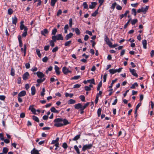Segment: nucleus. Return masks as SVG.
<instances>
[{
  "label": "nucleus",
  "instance_id": "13d9d810",
  "mask_svg": "<svg viewBox=\"0 0 154 154\" xmlns=\"http://www.w3.org/2000/svg\"><path fill=\"white\" fill-rule=\"evenodd\" d=\"M84 88L85 90L87 91H90L91 90V88L87 86H85Z\"/></svg>",
  "mask_w": 154,
  "mask_h": 154
},
{
  "label": "nucleus",
  "instance_id": "4be33fe9",
  "mask_svg": "<svg viewBox=\"0 0 154 154\" xmlns=\"http://www.w3.org/2000/svg\"><path fill=\"white\" fill-rule=\"evenodd\" d=\"M81 104L80 103H79L77 104H75L74 105V108L75 109H80L81 107Z\"/></svg>",
  "mask_w": 154,
  "mask_h": 154
},
{
  "label": "nucleus",
  "instance_id": "a19ab883",
  "mask_svg": "<svg viewBox=\"0 0 154 154\" xmlns=\"http://www.w3.org/2000/svg\"><path fill=\"white\" fill-rule=\"evenodd\" d=\"M117 79H116L114 80H112L111 83V85L109 86V88H111L112 87L113 85L117 81Z\"/></svg>",
  "mask_w": 154,
  "mask_h": 154
},
{
  "label": "nucleus",
  "instance_id": "f8f14e48",
  "mask_svg": "<svg viewBox=\"0 0 154 154\" xmlns=\"http://www.w3.org/2000/svg\"><path fill=\"white\" fill-rule=\"evenodd\" d=\"M54 69H55V72H56L57 75H59L60 73V71L59 67L57 65H55Z\"/></svg>",
  "mask_w": 154,
  "mask_h": 154
},
{
  "label": "nucleus",
  "instance_id": "aec40b11",
  "mask_svg": "<svg viewBox=\"0 0 154 154\" xmlns=\"http://www.w3.org/2000/svg\"><path fill=\"white\" fill-rule=\"evenodd\" d=\"M142 44L143 46V48L146 49V44L147 41L146 40H143L142 41Z\"/></svg>",
  "mask_w": 154,
  "mask_h": 154
},
{
  "label": "nucleus",
  "instance_id": "e2e57ef3",
  "mask_svg": "<svg viewBox=\"0 0 154 154\" xmlns=\"http://www.w3.org/2000/svg\"><path fill=\"white\" fill-rule=\"evenodd\" d=\"M131 20V19H130L127 22V23L124 26V28L125 29L127 27V26H128L129 22H130V20Z\"/></svg>",
  "mask_w": 154,
  "mask_h": 154
},
{
  "label": "nucleus",
  "instance_id": "423d86ee",
  "mask_svg": "<svg viewBox=\"0 0 154 154\" xmlns=\"http://www.w3.org/2000/svg\"><path fill=\"white\" fill-rule=\"evenodd\" d=\"M36 73H34V74H35ZM36 74L37 75L38 78L40 79H42L45 76V75L41 72L38 71L36 73Z\"/></svg>",
  "mask_w": 154,
  "mask_h": 154
},
{
  "label": "nucleus",
  "instance_id": "37998d69",
  "mask_svg": "<svg viewBox=\"0 0 154 154\" xmlns=\"http://www.w3.org/2000/svg\"><path fill=\"white\" fill-rule=\"evenodd\" d=\"M101 110H102V109L100 108H99L97 110V113L98 116V117H99L101 115Z\"/></svg>",
  "mask_w": 154,
  "mask_h": 154
},
{
  "label": "nucleus",
  "instance_id": "864d4df0",
  "mask_svg": "<svg viewBox=\"0 0 154 154\" xmlns=\"http://www.w3.org/2000/svg\"><path fill=\"white\" fill-rule=\"evenodd\" d=\"M62 147L65 149H66L68 147L67 143H64L63 144Z\"/></svg>",
  "mask_w": 154,
  "mask_h": 154
},
{
  "label": "nucleus",
  "instance_id": "393cba45",
  "mask_svg": "<svg viewBox=\"0 0 154 154\" xmlns=\"http://www.w3.org/2000/svg\"><path fill=\"white\" fill-rule=\"evenodd\" d=\"M99 8V7L92 14H91L92 16L95 17L96 16V15L98 14Z\"/></svg>",
  "mask_w": 154,
  "mask_h": 154
},
{
  "label": "nucleus",
  "instance_id": "5fc2aeb1",
  "mask_svg": "<svg viewBox=\"0 0 154 154\" xmlns=\"http://www.w3.org/2000/svg\"><path fill=\"white\" fill-rule=\"evenodd\" d=\"M81 86V85L79 84H76L74 85L73 88H79Z\"/></svg>",
  "mask_w": 154,
  "mask_h": 154
},
{
  "label": "nucleus",
  "instance_id": "cd10ccee",
  "mask_svg": "<svg viewBox=\"0 0 154 154\" xmlns=\"http://www.w3.org/2000/svg\"><path fill=\"white\" fill-rule=\"evenodd\" d=\"M75 31L77 35H79L80 34V32L79 29L78 28H75Z\"/></svg>",
  "mask_w": 154,
  "mask_h": 154
},
{
  "label": "nucleus",
  "instance_id": "49530a36",
  "mask_svg": "<svg viewBox=\"0 0 154 154\" xmlns=\"http://www.w3.org/2000/svg\"><path fill=\"white\" fill-rule=\"evenodd\" d=\"M45 88H43L42 89V91L41 92V95L42 96H43L45 94Z\"/></svg>",
  "mask_w": 154,
  "mask_h": 154
},
{
  "label": "nucleus",
  "instance_id": "4d7b16f0",
  "mask_svg": "<svg viewBox=\"0 0 154 154\" xmlns=\"http://www.w3.org/2000/svg\"><path fill=\"white\" fill-rule=\"evenodd\" d=\"M81 100L82 101H84L85 99V97L84 95H81L79 97Z\"/></svg>",
  "mask_w": 154,
  "mask_h": 154
},
{
  "label": "nucleus",
  "instance_id": "f704fd0d",
  "mask_svg": "<svg viewBox=\"0 0 154 154\" xmlns=\"http://www.w3.org/2000/svg\"><path fill=\"white\" fill-rule=\"evenodd\" d=\"M80 135H78L75 136L73 139V140L76 141L78 140L80 137Z\"/></svg>",
  "mask_w": 154,
  "mask_h": 154
},
{
  "label": "nucleus",
  "instance_id": "4468645a",
  "mask_svg": "<svg viewBox=\"0 0 154 154\" xmlns=\"http://www.w3.org/2000/svg\"><path fill=\"white\" fill-rule=\"evenodd\" d=\"M62 71L64 74H66L70 72L68 69L65 67H64L62 68Z\"/></svg>",
  "mask_w": 154,
  "mask_h": 154
},
{
  "label": "nucleus",
  "instance_id": "5701e85b",
  "mask_svg": "<svg viewBox=\"0 0 154 154\" xmlns=\"http://www.w3.org/2000/svg\"><path fill=\"white\" fill-rule=\"evenodd\" d=\"M45 80V78H43L42 79H38L37 80V82L38 83H40L44 81Z\"/></svg>",
  "mask_w": 154,
  "mask_h": 154
},
{
  "label": "nucleus",
  "instance_id": "c756f323",
  "mask_svg": "<svg viewBox=\"0 0 154 154\" xmlns=\"http://www.w3.org/2000/svg\"><path fill=\"white\" fill-rule=\"evenodd\" d=\"M74 149H75V150L76 151L77 153V154H80V152L79 149L77 146H76V145H75L74 146Z\"/></svg>",
  "mask_w": 154,
  "mask_h": 154
},
{
  "label": "nucleus",
  "instance_id": "6ab92c4d",
  "mask_svg": "<svg viewBox=\"0 0 154 154\" xmlns=\"http://www.w3.org/2000/svg\"><path fill=\"white\" fill-rule=\"evenodd\" d=\"M12 23L13 24L16 25L17 20V17L15 16L14 18H12Z\"/></svg>",
  "mask_w": 154,
  "mask_h": 154
},
{
  "label": "nucleus",
  "instance_id": "39448f33",
  "mask_svg": "<svg viewBox=\"0 0 154 154\" xmlns=\"http://www.w3.org/2000/svg\"><path fill=\"white\" fill-rule=\"evenodd\" d=\"M104 40L106 42V44L110 47L112 46V43L109 41V38H108L107 35H106L104 38Z\"/></svg>",
  "mask_w": 154,
  "mask_h": 154
},
{
  "label": "nucleus",
  "instance_id": "412c9836",
  "mask_svg": "<svg viewBox=\"0 0 154 154\" xmlns=\"http://www.w3.org/2000/svg\"><path fill=\"white\" fill-rule=\"evenodd\" d=\"M68 103L69 104H74L76 103V101L74 100L71 99L68 100Z\"/></svg>",
  "mask_w": 154,
  "mask_h": 154
},
{
  "label": "nucleus",
  "instance_id": "ea45409f",
  "mask_svg": "<svg viewBox=\"0 0 154 154\" xmlns=\"http://www.w3.org/2000/svg\"><path fill=\"white\" fill-rule=\"evenodd\" d=\"M87 81H88V82H90L91 84H95L94 82V79H92L91 80H88Z\"/></svg>",
  "mask_w": 154,
  "mask_h": 154
},
{
  "label": "nucleus",
  "instance_id": "8fccbe9b",
  "mask_svg": "<svg viewBox=\"0 0 154 154\" xmlns=\"http://www.w3.org/2000/svg\"><path fill=\"white\" fill-rule=\"evenodd\" d=\"M58 47L56 46L54 48H53V49L52 50V52L53 53L56 52L58 50Z\"/></svg>",
  "mask_w": 154,
  "mask_h": 154
},
{
  "label": "nucleus",
  "instance_id": "6e6d98bb",
  "mask_svg": "<svg viewBox=\"0 0 154 154\" xmlns=\"http://www.w3.org/2000/svg\"><path fill=\"white\" fill-rule=\"evenodd\" d=\"M104 1V0H98L99 3L100 5L99 7L101 6Z\"/></svg>",
  "mask_w": 154,
  "mask_h": 154
},
{
  "label": "nucleus",
  "instance_id": "bb28decb",
  "mask_svg": "<svg viewBox=\"0 0 154 154\" xmlns=\"http://www.w3.org/2000/svg\"><path fill=\"white\" fill-rule=\"evenodd\" d=\"M32 119L33 120L37 122H39V119L36 116H32Z\"/></svg>",
  "mask_w": 154,
  "mask_h": 154
},
{
  "label": "nucleus",
  "instance_id": "7c9ffc66",
  "mask_svg": "<svg viewBox=\"0 0 154 154\" xmlns=\"http://www.w3.org/2000/svg\"><path fill=\"white\" fill-rule=\"evenodd\" d=\"M138 85L137 82H135L132 85L131 87V89H134L136 87H137Z\"/></svg>",
  "mask_w": 154,
  "mask_h": 154
},
{
  "label": "nucleus",
  "instance_id": "0e129e2a",
  "mask_svg": "<svg viewBox=\"0 0 154 154\" xmlns=\"http://www.w3.org/2000/svg\"><path fill=\"white\" fill-rule=\"evenodd\" d=\"M38 68L35 66L33 67L31 69V71L32 72L36 71L37 70Z\"/></svg>",
  "mask_w": 154,
  "mask_h": 154
},
{
  "label": "nucleus",
  "instance_id": "c9c22d12",
  "mask_svg": "<svg viewBox=\"0 0 154 154\" xmlns=\"http://www.w3.org/2000/svg\"><path fill=\"white\" fill-rule=\"evenodd\" d=\"M57 1V0H51V5L52 6H54L55 5V4Z\"/></svg>",
  "mask_w": 154,
  "mask_h": 154
},
{
  "label": "nucleus",
  "instance_id": "69168bd1",
  "mask_svg": "<svg viewBox=\"0 0 154 154\" xmlns=\"http://www.w3.org/2000/svg\"><path fill=\"white\" fill-rule=\"evenodd\" d=\"M107 76V74H105L104 75H103V82H106V79Z\"/></svg>",
  "mask_w": 154,
  "mask_h": 154
},
{
  "label": "nucleus",
  "instance_id": "680f3d73",
  "mask_svg": "<svg viewBox=\"0 0 154 154\" xmlns=\"http://www.w3.org/2000/svg\"><path fill=\"white\" fill-rule=\"evenodd\" d=\"M8 11V14L9 15L12 14L13 13V10L11 9H9Z\"/></svg>",
  "mask_w": 154,
  "mask_h": 154
},
{
  "label": "nucleus",
  "instance_id": "09e8293b",
  "mask_svg": "<svg viewBox=\"0 0 154 154\" xmlns=\"http://www.w3.org/2000/svg\"><path fill=\"white\" fill-rule=\"evenodd\" d=\"M54 42H55L53 41V40H51L50 41V44L51 46L52 47H53L54 46Z\"/></svg>",
  "mask_w": 154,
  "mask_h": 154
},
{
  "label": "nucleus",
  "instance_id": "b1692460",
  "mask_svg": "<svg viewBox=\"0 0 154 154\" xmlns=\"http://www.w3.org/2000/svg\"><path fill=\"white\" fill-rule=\"evenodd\" d=\"M71 43V41H69L66 42L64 43V45L65 46H69Z\"/></svg>",
  "mask_w": 154,
  "mask_h": 154
},
{
  "label": "nucleus",
  "instance_id": "774afa93",
  "mask_svg": "<svg viewBox=\"0 0 154 154\" xmlns=\"http://www.w3.org/2000/svg\"><path fill=\"white\" fill-rule=\"evenodd\" d=\"M62 13V11L60 9L57 12V16H59L60 15L61 13Z\"/></svg>",
  "mask_w": 154,
  "mask_h": 154
},
{
  "label": "nucleus",
  "instance_id": "dca6fc26",
  "mask_svg": "<svg viewBox=\"0 0 154 154\" xmlns=\"http://www.w3.org/2000/svg\"><path fill=\"white\" fill-rule=\"evenodd\" d=\"M97 3L96 2H92L91 5H89V8L91 9L94 8L97 5Z\"/></svg>",
  "mask_w": 154,
  "mask_h": 154
},
{
  "label": "nucleus",
  "instance_id": "f3484780",
  "mask_svg": "<svg viewBox=\"0 0 154 154\" xmlns=\"http://www.w3.org/2000/svg\"><path fill=\"white\" fill-rule=\"evenodd\" d=\"M26 94V92L25 91H21L18 94L19 97H23Z\"/></svg>",
  "mask_w": 154,
  "mask_h": 154
},
{
  "label": "nucleus",
  "instance_id": "f03ea898",
  "mask_svg": "<svg viewBox=\"0 0 154 154\" xmlns=\"http://www.w3.org/2000/svg\"><path fill=\"white\" fill-rule=\"evenodd\" d=\"M23 21H21L20 22V29L21 30H22L23 29L24 30V32L22 34L23 37H25L27 34V30L28 29V28L26 26L23 24Z\"/></svg>",
  "mask_w": 154,
  "mask_h": 154
},
{
  "label": "nucleus",
  "instance_id": "052dcab7",
  "mask_svg": "<svg viewBox=\"0 0 154 154\" xmlns=\"http://www.w3.org/2000/svg\"><path fill=\"white\" fill-rule=\"evenodd\" d=\"M69 25L70 27H72V18H70L69 19Z\"/></svg>",
  "mask_w": 154,
  "mask_h": 154
},
{
  "label": "nucleus",
  "instance_id": "338daca9",
  "mask_svg": "<svg viewBox=\"0 0 154 154\" xmlns=\"http://www.w3.org/2000/svg\"><path fill=\"white\" fill-rule=\"evenodd\" d=\"M86 33L88 34L89 35L91 36L92 35V33L91 32L88 31V30H86L85 32Z\"/></svg>",
  "mask_w": 154,
  "mask_h": 154
},
{
  "label": "nucleus",
  "instance_id": "ddd939ff",
  "mask_svg": "<svg viewBox=\"0 0 154 154\" xmlns=\"http://www.w3.org/2000/svg\"><path fill=\"white\" fill-rule=\"evenodd\" d=\"M129 12V11L128 10H127L126 11L124 14H122L120 15L119 16V17L120 19H122L124 17H126L127 16V15Z\"/></svg>",
  "mask_w": 154,
  "mask_h": 154
},
{
  "label": "nucleus",
  "instance_id": "f257e3e1",
  "mask_svg": "<svg viewBox=\"0 0 154 154\" xmlns=\"http://www.w3.org/2000/svg\"><path fill=\"white\" fill-rule=\"evenodd\" d=\"M54 122L55 123L54 126L57 127H61L70 124V122H69L66 119H63L61 118L56 119L54 120Z\"/></svg>",
  "mask_w": 154,
  "mask_h": 154
},
{
  "label": "nucleus",
  "instance_id": "a211bd4d",
  "mask_svg": "<svg viewBox=\"0 0 154 154\" xmlns=\"http://www.w3.org/2000/svg\"><path fill=\"white\" fill-rule=\"evenodd\" d=\"M50 110L51 112L55 113H58L59 112V111L57 110L54 107H52Z\"/></svg>",
  "mask_w": 154,
  "mask_h": 154
},
{
  "label": "nucleus",
  "instance_id": "2eb2a0df",
  "mask_svg": "<svg viewBox=\"0 0 154 154\" xmlns=\"http://www.w3.org/2000/svg\"><path fill=\"white\" fill-rule=\"evenodd\" d=\"M31 94L32 95H34L35 93V86H33L31 88Z\"/></svg>",
  "mask_w": 154,
  "mask_h": 154
},
{
  "label": "nucleus",
  "instance_id": "58836bf2",
  "mask_svg": "<svg viewBox=\"0 0 154 154\" xmlns=\"http://www.w3.org/2000/svg\"><path fill=\"white\" fill-rule=\"evenodd\" d=\"M32 151H33V152L34 154H40L38 150L34 148Z\"/></svg>",
  "mask_w": 154,
  "mask_h": 154
},
{
  "label": "nucleus",
  "instance_id": "3c124183",
  "mask_svg": "<svg viewBox=\"0 0 154 154\" xmlns=\"http://www.w3.org/2000/svg\"><path fill=\"white\" fill-rule=\"evenodd\" d=\"M48 60V58L47 57H44L42 60L43 62L45 63Z\"/></svg>",
  "mask_w": 154,
  "mask_h": 154
},
{
  "label": "nucleus",
  "instance_id": "9b49d317",
  "mask_svg": "<svg viewBox=\"0 0 154 154\" xmlns=\"http://www.w3.org/2000/svg\"><path fill=\"white\" fill-rule=\"evenodd\" d=\"M48 30L46 29H45L43 30H42L41 31V33L42 35H43L44 36H45L46 34H48Z\"/></svg>",
  "mask_w": 154,
  "mask_h": 154
},
{
  "label": "nucleus",
  "instance_id": "79ce46f5",
  "mask_svg": "<svg viewBox=\"0 0 154 154\" xmlns=\"http://www.w3.org/2000/svg\"><path fill=\"white\" fill-rule=\"evenodd\" d=\"M52 67L51 66H49L48 69L46 71V73L47 74H48L49 71H51L52 70Z\"/></svg>",
  "mask_w": 154,
  "mask_h": 154
},
{
  "label": "nucleus",
  "instance_id": "473e14b6",
  "mask_svg": "<svg viewBox=\"0 0 154 154\" xmlns=\"http://www.w3.org/2000/svg\"><path fill=\"white\" fill-rule=\"evenodd\" d=\"M102 85V81H101L99 83L97 87V91H99L100 87H101Z\"/></svg>",
  "mask_w": 154,
  "mask_h": 154
},
{
  "label": "nucleus",
  "instance_id": "72a5a7b5",
  "mask_svg": "<svg viewBox=\"0 0 154 154\" xmlns=\"http://www.w3.org/2000/svg\"><path fill=\"white\" fill-rule=\"evenodd\" d=\"M109 72L112 74H113L116 73V71L115 69H110L109 70Z\"/></svg>",
  "mask_w": 154,
  "mask_h": 154
},
{
  "label": "nucleus",
  "instance_id": "20e7f679",
  "mask_svg": "<svg viewBox=\"0 0 154 154\" xmlns=\"http://www.w3.org/2000/svg\"><path fill=\"white\" fill-rule=\"evenodd\" d=\"M92 147V144H91L84 145L82 148V151L84 152L87 149H91Z\"/></svg>",
  "mask_w": 154,
  "mask_h": 154
},
{
  "label": "nucleus",
  "instance_id": "2f4dec72",
  "mask_svg": "<svg viewBox=\"0 0 154 154\" xmlns=\"http://www.w3.org/2000/svg\"><path fill=\"white\" fill-rule=\"evenodd\" d=\"M8 151V149L7 147H4L3 148L2 152L4 154H6Z\"/></svg>",
  "mask_w": 154,
  "mask_h": 154
},
{
  "label": "nucleus",
  "instance_id": "c85d7f7f",
  "mask_svg": "<svg viewBox=\"0 0 154 154\" xmlns=\"http://www.w3.org/2000/svg\"><path fill=\"white\" fill-rule=\"evenodd\" d=\"M36 54L38 55V57H41V54L40 53V52L39 50L38 49H36Z\"/></svg>",
  "mask_w": 154,
  "mask_h": 154
},
{
  "label": "nucleus",
  "instance_id": "e433bc0d",
  "mask_svg": "<svg viewBox=\"0 0 154 154\" xmlns=\"http://www.w3.org/2000/svg\"><path fill=\"white\" fill-rule=\"evenodd\" d=\"M81 78L80 75L75 76L71 78L72 80H77Z\"/></svg>",
  "mask_w": 154,
  "mask_h": 154
},
{
  "label": "nucleus",
  "instance_id": "bf43d9fd",
  "mask_svg": "<svg viewBox=\"0 0 154 154\" xmlns=\"http://www.w3.org/2000/svg\"><path fill=\"white\" fill-rule=\"evenodd\" d=\"M131 11L132 13H134V16H135L136 15L137 13L136 10L134 8H132L131 10Z\"/></svg>",
  "mask_w": 154,
  "mask_h": 154
},
{
  "label": "nucleus",
  "instance_id": "9d476101",
  "mask_svg": "<svg viewBox=\"0 0 154 154\" xmlns=\"http://www.w3.org/2000/svg\"><path fill=\"white\" fill-rule=\"evenodd\" d=\"M33 106L31 105L29 108V110H31V111L32 112V113L34 114H36V110L35 108L33 107Z\"/></svg>",
  "mask_w": 154,
  "mask_h": 154
},
{
  "label": "nucleus",
  "instance_id": "a878e982",
  "mask_svg": "<svg viewBox=\"0 0 154 154\" xmlns=\"http://www.w3.org/2000/svg\"><path fill=\"white\" fill-rule=\"evenodd\" d=\"M73 96V94L72 93L69 94L68 93L66 92L65 93V97H72Z\"/></svg>",
  "mask_w": 154,
  "mask_h": 154
},
{
  "label": "nucleus",
  "instance_id": "1a4fd4ad",
  "mask_svg": "<svg viewBox=\"0 0 154 154\" xmlns=\"http://www.w3.org/2000/svg\"><path fill=\"white\" fill-rule=\"evenodd\" d=\"M73 34L72 32H70L69 34L66 35L65 37L66 40H68L71 38L73 36Z\"/></svg>",
  "mask_w": 154,
  "mask_h": 154
},
{
  "label": "nucleus",
  "instance_id": "a18cd8bd",
  "mask_svg": "<svg viewBox=\"0 0 154 154\" xmlns=\"http://www.w3.org/2000/svg\"><path fill=\"white\" fill-rule=\"evenodd\" d=\"M137 21V19L133 20L131 21V24L132 25H134Z\"/></svg>",
  "mask_w": 154,
  "mask_h": 154
},
{
  "label": "nucleus",
  "instance_id": "0eeeda50",
  "mask_svg": "<svg viewBox=\"0 0 154 154\" xmlns=\"http://www.w3.org/2000/svg\"><path fill=\"white\" fill-rule=\"evenodd\" d=\"M129 70L130 72L133 75L137 77L138 76V75L136 72L135 70L134 69H131L130 68L129 69Z\"/></svg>",
  "mask_w": 154,
  "mask_h": 154
},
{
  "label": "nucleus",
  "instance_id": "7ed1b4c3",
  "mask_svg": "<svg viewBox=\"0 0 154 154\" xmlns=\"http://www.w3.org/2000/svg\"><path fill=\"white\" fill-rule=\"evenodd\" d=\"M52 39L54 42L57 40H63V37L61 34H58L56 35H53L52 37Z\"/></svg>",
  "mask_w": 154,
  "mask_h": 154
},
{
  "label": "nucleus",
  "instance_id": "de8ad7c7",
  "mask_svg": "<svg viewBox=\"0 0 154 154\" xmlns=\"http://www.w3.org/2000/svg\"><path fill=\"white\" fill-rule=\"evenodd\" d=\"M83 7L85 9H87L88 8V5L86 2H84L83 4Z\"/></svg>",
  "mask_w": 154,
  "mask_h": 154
},
{
  "label": "nucleus",
  "instance_id": "4c0bfd02",
  "mask_svg": "<svg viewBox=\"0 0 154 154\" xmlns=\"http://www.w3.org/2000/svg\"><path fill=\"white\" fill-rule=\"evenodd\" d=\"M57 32V29L56 28H54L52 30V34L54 35H55L56 34Z\"/></svg>",
  "mask_w": 154,
  "mask_h": 154
},
{
  "label": "nucleus",
  "instance_id": "c03bdc74",
  "mask_svg": "<svg viewBox=\"0 0 154 154\" xmlns=\"http://www.w3.org/2000/svg\"><path fill=\"white\" fill-rule=\"evenodd\" d=\"M26 44H24V54L23 56H26Z\"/></svg>",
  "mask_w": 154,
  "mask_h": 154
},
{
  "label": "nucleus",
  "instance_id": "6e6552de",
  "mask_svg": "<svg viewBox=\"0 0 154 154\" xmlns=\"http://www.w3.org/2000/svg\"><path fill=\"white\" fill-rule=\"evenodd\" d=\"M29 76L28 72H26L23 75V78L24 80H26L28 79V77Z\"/></svg>",
  "mask_w": 154,
  "mask_h": 154
},
{
  "label": "nucleus",
  "instance_id": "603ef678",
  "mask_svg": "<svg viewBox=\"0 0 154 154\" xmlns=\"http://www.w3.org/2000/svg\"><path fill=\"white\" fill-rule=\"evenodd\" d=\"M148 7L146 6L145 8H142L141 9L142 12H144L146 11L148 9Z\"/></svg>",
  "mask_w": 154,
  "mask_h": 154
}]
</instances>
